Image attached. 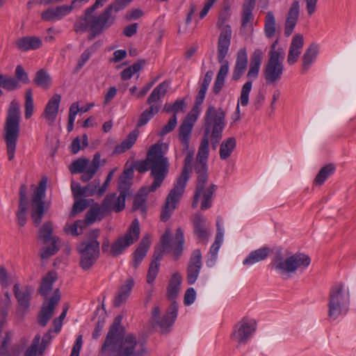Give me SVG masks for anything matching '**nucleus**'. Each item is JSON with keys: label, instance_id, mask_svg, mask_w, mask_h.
I'll list each match as a JSON object with an SVG mask.
<instances>
[{"label": "nucleus", "instance_id": "1", "mask_svg": "<svg viewBox=\"0 0 356 356\" xmlns=\"http://www.w3.org/2000/svg\"><path fill=\"white\" fill-rule=\"evenodd\" d=\"M225 111L222 108L209 106L204 115V135L201 140L195 165V170L197 174V182L192 202L193 208L197 207L199 199L202 197L200 208L206 210L212 205L211 197L217 186L211 184L205 187L207 182V160L209 154V139L213 149H216L222 137V131L225 127Z\"/></svg>", "mask_w": 356, "mask_h": 356}, {"label": "nucleus", "instance_id": "2", "mask_svg": "<svg viewBox=\"0 0 356 356\" xmlns=\"http://www.w3.org/2000/svg\"><path fill=\"white\" fill-rule=\"evenodd\" d=\"M122 317L118 316L111 326L102 353L117 352L119 356H144L145 350L132 334L124 335V329L121 326Z\"/></svg>", "mask_w": 356, "mask_h": 356}, {"label": "nucleus", "instance_id": "3", "mask_svg": "<svg viewBox=\"0 0 356 356\" xmlns=\"http://www.w3.org/2000/svg\"><path fill=\"white\" fill-rule=\"evenodd\" d=\"M135 169L139 172L150 170L153 182L149 186V191H155L159 188L169 173V159L165 156L162 143L152 145L147 152L145 160L136 162Z\"/></svg>", "mask_w": 356, "mask_h": 356}, {"label": "nucleus", "instance_id": "4", "mask_svg": "<svg viewBox=\"0 0 356 356\" xmlns=\"http://www.w3.org/2000/svg\"><path fill=\"white\" fill-rule=\"evenodd\" d=\"M181 280V277L179 273H175L172 275L168 286V297L172 302L168 307L162 318H160V308L155 306L152 309L151 322L154 325H158L162 333L169 332L170 327L172 326L177 317L178 304L175 301V299L179 293Z\"/></svg>", "mask_w": 356, "mask_h": 356}, {"label": "nucleus", "instance_id": "5", "mask_svg": "<svg viewBox=\"0 0 356 356\" xmlns=\"http://www.w3.org/2000/svg\"><path fill=\"white\" fill-rule=\"evenodd\" d=\"M183 152H186L183 170L169 193L161 213V220L164 222L170 218L173 211L176 209L189 179V174L192 170L194 151L190 150L189 148L188 150H184V148Z\"/></svg>", "mask_w": 356, "mask_h": 356}, {"label": "nucleus", "instance_id": "6", "mask_svg": "<svg viewBox=\"0 0 356 356\" xmlns=\"http://www.w3.org/2000/svg\"><path fill=\"white\" fill-rule=\"evenodd\" d=\"M116 15L111 13L109 9L105 8L98 16L92 14L88 17L84 15L76 19L74 30L76 33H84L88 29L90 33L88 40H92L97 35H100L104 30L110 28L115 22Z\"/></svg>", "mask_w": 356, "mask_h": 356}, {"label": "nucleus", "instance_id": "7", "mask_svg": "<svg viewBox=\"0 0 356 356\" xmlns=\"http://www.w3.org/2000/svg\"><path fill=\"white\" fill-rule=\"evenodd\" d=\"M19 122L20 106L16 100H13L8 111L3 135L9 161H12L15 157L17 142L19 136Z\"/></svg>", "mask_w": 356, "mask_h": 356}, {"label": "nucleus", "instance_id": "8", "mask_svg": "<svg viewBox=\"0 0 356 356\" xmlns=\"http://www.w3.org/2000/svg\"><path fill=\"white\" fill-rule=\"evenodd\" d=\"M310 262V258L305 254L296 253L284 257L281 252H278L273 257L270 265L282 277L289 278L297 270L307 268Z\"/></svg>", "mask_w": 356, "mask_h": 356}, {"label": "nucleus", "instance_id": "9", "mask_svg": "<svg viewBox=\"0 0 356 356\" xmlns=\"http://www.w3.org/2000/svg\"><path fill=\"white\" fill-rule=\"evenodd\" d=\"M350 293L343 283H337L332 286L327 302V316L330 321H335L346 315L349 310Z\"/></svg>", "mask_w": 356, "mask_h": 356}, {"label": "nucleus", "instance_id": "10", "mask_svg": "<svg viewBox=\"0 0 356 356\" xmlns=\"http://www.w3.org/2000/svg\"><path fill=\"white\" fill-rule=\"evenodd\" d=\"M231 44V31L229 27H226L219 35L217 46V58L221 64L218 72L214 85L213 93L218 94L225 85V78L229 72V63L225 59Z\"/></svg>", "mask_w": 356, "mask_h": 356}, {"label": "nucleus", "instance_id": "11", "mask_svg": "<svg viewBox=\"0 0 356 356\" xmlns=\"http://www.w3.org/2000/svg\"><path fill=\"white\" fill-rule=\"evenodd\" d=\"M184 242L185 239L184 232L180 227L177 229L173 241L172 240V234L170 230H165L161 238V243L163 250L158 248L154 250L152 261H156L157 264H160V260L163 257V252L166 253L172 252L173 259L175 261L178 260L183 253Z\"/></svg>", "mask_w": 356, "mask_h": 356}, {"label": "nucleus", "instance_id": "12", "mask_svg": "<svg viewBox=\"0 0 356 356\" xmlns=\"http://www.w3.org/2000/svg\"><path fill=\"white\" fill-rule=\"evenodd\" d=\"M134 171L131 168L125 170L119 179L120 195L115 193L107 195L102 205L106 213L115 211L118 213L125 207L126 197L129 193L130 180Z\"/></svg>", "mask_w": 356, "mask_h": 356}, {"label": "nucleus", "instance_id": "13", "mask_svg": "<svg viewBox=\"0 0 356 356\" xmlns=\"http://www.w3.org/2000/svg\"><path fill=\"white\" fill-rule=\"evenodd\" d=\"M140 225L139 221L135 218L131 223L127 232L119 236L110 246L108 240L104 241L102 245L103 252H108L114 256L121 254L129 246L134 243L139 238Z\"/></svg>", "mask_w": 356, "mask_h": 356}, {"label": "nucleus", "instance_id": "14", "mask_svg": "<svg viewBox=\"0 0 356 356\" xmlns=\"http://www.w3.org/2000/svg\"><path fill=\"white\" fill-rule=\"evenodd\" d=\"M257 330V321L248 317H243L232 329L230 335L232 341L239 349L245 346Z\"/></svg>", "mask_w": 356, "mask_h": 356}, {"label": "nucleus", "instance_id": "15", "mask_svg": "<svg viewBox=\"0 0 356 356\" xmlns=\"http://www.w3.org/2000/svg\"><path fill=\"white\" fill-rule=\"evenodd\" d=\"M47 180L42 179L32 197L31 218L35 226H38L44 213L43 198L45 196Z\"/></svg>", "mask_w": 356, "mask_h": 356}, {"label": "nucleus", "instance_id": "16", "mask_svg": "<svg viewBox=\"0 0 356 356\" xmlns=\"http://www.w3.org/2000/svg\"><path fill=\"white\" fill-rule=\"evenodd\" d=\"M284 60L277 56L268 58L263 69L264 78L267 84L275 85L281 80L284 71Z\"/></svg>", "mask_w": 356, "mask_h": 356}, {"label": "nucleus", "instance_id": "17", "mask_svg": "<svg viewBox=\"0 0 356 356\" xmlns=\"http://www.w3.org/2000/svg\"><path fill=\"white\" fill-rule=\"evenodd\" d=\"M79 251L81 254V267L83 270H88L99 257V243L97 240L82 243L79 248Z\"/></svg>", "mask_w": 356, "mask_h": 356}, {"label": "nucleus", "instance_id": "18", "mask_svg": "<svg viewBox=\"0 0 356 356\" xmlns=\"http://www.w3.org/2000/svg\"><path fill=\"white\" fill-rule=\"evenodd\" d=\"M199 114V108L193 107L187 114L179 127L178 138L183 146H184V150H188L189 147L191 134Z\"/></svg>", "mask_w": 356, "mask_h": 356}, {"label": "nucleus", "instance_id": "19", "mask_svg": "<svg viewBox=\"0 0 356 356\" xmlns=\"http://www.w3.org/2000/svg\"><path fill=\"white\" fill-rule=\"evenodd\" d=\"M193 232L200 243H207L211 235V229L207 219L201 214L196 213L193 218Z\"/></svg>", "mask_w": 356, "mask_h": 356}, {"label": "nucleus", "instance_id": "20", "mask_svg": "<svg viewBox=\"0 0 356 356\" xmlns=\"http://www.w3.org/2000/svg\"><path fill=\"white\" fill-rule=\"evenodd\" d=\"M60 299V293L58 289H56L47 301V304H44L38 315V323L42 327H45L51 319L54 310L58 304Z\"/></svg>", "mask_w": 356, "mask_h": 356}, {"label": "nucleus", "instance_id": "21", "mask_svg": "<svg viewBox=\"0 0 356 356\" xmlns=\"http://www.w3.org/2000/svg\"><path fill=\"white\" fill-rule=\"evenodd\" d=\"M202 257L199 249L193 251L186 270V280L188 284H193L198 278L202 268Z\"/></svg>", "mask_w": 356, "mask_h": 356}, {"label": "nucleus", "instance_id": "22", "mask_svg": "<svg viewBox=\"0 0 356 356\" xmlns=\"http://www.w3.org/2000/svg\"><path fill=\"white\" fill-rule=\"evenodd\" d=\"M61 99L60 95L54 94L48 100L44 108L41 117L45 119L49 126H53L56 122L59 112Z\"/></svg>", "mask_w": 356, "mask_h": 356}, {"label": "nucleus", "instance_id": "23", "mask_svg": "<svg viewBox=\"0 0 356 356\" xmlns=\"http://www.w3.org/2000/svg\"><path fill=\"white\" fill-rule=\"evenodd\" d=\"M256 0H245L241 13V26L240 31L241 34L250 33L253 30L252 22L254 16L252 11L254 8Z\"/></svg>", "mask_w": 356, "mask_h": 356}, {"label": "nucleus", "instance_id": "24", "mask_svg": "<svg viewBox=\"0 0 356 356\" xmlns=\"http://www.w3.org/2000/svg\"><path fill=\"white\" fill-rule=\"evenodd\" d=\"M300 16V2L297 0L293 1L291 4L286 15L284 23V35L290 36L298 22Z\"/></svg>", "mask_w": 356, "mask_h": 356}, {"label": "nucleus", "instance_id": "25", "mask_svg": "<svg viewBox=\"0 0 356 356\" xmlns=\"http://www.w3.org/2000/svg\"><path fill=\"white\" fill-rule=\"evenodd\" d=\"M33 291V288L30 285H26L22 288L19 287V284L14 285L13 293L20 309L23 311L29 309Z\"/></svg>", "mask_w": 356, "mask_h": 356}, {"label": "nucleus", "instance_id": "26", "mask_svg": "<svg viewBox=\"0 0 356 356\" xmlns=\"http://www.w3.org/2000/svg\"><path fill=\"white\" fill-rule=\"evenodd\" d=\"M303 46V35L300 33L295 34L291 39L287 56V63L289 65H292L298 61Z\"/></svg>", "mask_w": 356, "mask_h": 356}, {"label": "nucleus", "instance_id": "27", "mask_svg": "<svg viewBox=\"0 0 356 356\" xmlns=\"http://www.w3.org/2000/svg\"><path fill=\"white\" fill-rule=\"evenodd\" d=\"M70 13V8L67 5H62L50 8L41 13V18L46 22H55L62 19Z\"/></svg>", "mask_w": 356, "mask_h": 356}, {"label": "nucleus", "instance_id": "28", "mask_svg": "<svg viewBox=\"0 0 356 356\" xmlns=\"http://www.w3.org/2000/svg\"><path fill=\"white\" fill-rule=\"evenodd\" d=\"M248 62V53L245 48L238 50L232 72V80H238L245 73Z\"/></svg>", "mask_w": 356, "mask_h": 356}, {"label": "nucleus", "instance_id": "29", "mask_svg": "<svg viewBox=\"0 0 356 356\" xmlns=\"http://www.w3.org/2000/svg\"><path fill=\"white\" fill-rule=\"evenodd\" d=\"M134 286V280L129 277L125 281L124 284L119 287L113 301L115 307H119L127 301L131 295Z\"/></svg>", "mask_w": 356, "mask_h": 356}, {"label": "nucleus", "instance_id": "30", "mask_svg": "<svg viewBox=\"0 0 356 356\" xmlns=\"http://www.w3.org/2000/svg\"><path fill=\"white\" fill-rule=\"evenodd\" d=\"M319 51V46L316 43L311 44L305 50L302 57L301 71L305 74L315 62Z\"/></svg>", "mask_w": 356, "mask_h": 356}, {"label": "nucleus", "instance_id": "31", "mask_svg": "<svg viewBox=\"0 0 356 356\" xmlns=\"http://www.w3.org/2000/svg\"><path fill=\"white\" fill-rule=\"evenodd\" d=\"M264 57L263 51L260 49H256L250 58V67L247 77L251 79H256L259 73L261 64Z\"/></svg>", "mask_w": 356, "mask_h": 356}, {"label": "nucleus", "instance_id": "32", "mask_svg": "<svg viewBox=\"0 0 356 356\" xmlns=\"http://www.w3.org/2000/svg\"><path fill=\"white\" fill-rule=\"evenodd\" d=\"M252 88V81L251 80L245 82L242 86L241 95L238 99L236 111L232 116L233 122H236L240 119V108L241 104L243 106H246L249 102V95Z\"/></svg>", "mask_w": 356, "mask_h": 356}, {"label": "nucleus", "instance_id": "33", "mask_svg": "<svg viewBox=\"0 0 356 356\" xmlns=\"http://www.w3.org/2000/svg\"><path fill=\"white\" fill-rule=\"evenodd\" d=\"M270 250L268 247H263L252 251L243 260L244 266H252L265 260L269 255Z\"/></svg>", "mask_w": 356, "mask_h": 356}, {"label": "nucleus", "instance_id": "34", "mask_svg": "<svg viewBox=\"0 0 356 356\" xmlns=\"http://www.w3.org/2000/svg\"><path fill=\"white\" fill-rule=\"evenodd\" d=\"M138 135V129H134L130 132L124 140L115 147L113 154H120L130 149L136 143Z\"/></svg>", "mask_w": 356, "mask_h": 356}, {"label": "nucleus", "instance_id": "35", "mask_svg": "<svg viewBox=\"0 0 356 356\" xmlns=\"http://www.w3.org/2000/svg\"><path fill=\"white\" fill-rule=\"evenodd\" d=\"M237 142L235 137H229L224 139L219 147L220 159L222 161L229 158L236 147Z\"/></svg>", "mask_w": 356, "mask_h": 356}, {"label": "nucleus", "instance_id": "36", "mask_svg": "<svg viewBox=\"0 0 356 356\" xmlns=\"http://www.w3.org/2000/svg\"><path fill=\"white\" fill-rule=\"evenodd\" d=\"M42 40L38 37H23L16 42L17 48L23 51L39 49L42 46Z\"/></svg>", "mask_w": 356, "mask_h": 356}, {"label": "nucleus", "instance_id": "37", "mask_svg": "<svg viewBox=\"0 0 356 356\" xmlns=\"http://www.w3.org/2000/svg\"><path fill=\"white\" fill-rule=\"evenodd\" d=\"M150 245V239L148 236H144L134 253L133 265L137 268L145 257Z\"/></svg>", "mask_w": 356, "mask_h": 356}, {"label": "nucleus", "instance_id": "38", "mask_svg": "<svg viewBox=\"0 0 356 356\" xmlns=\"http://www.w3.org/2000/svg\"><path fill=\"white\" fill-rule=\"evenodd\" d=\"M57 273L54 271L48 272L42 278L39 293L44 297H47L52 289L54 283L57 280Z\"/></svg>", "mask_w": 356, "mask_h": 356}, {"label": "nucleus", "instance_id": "39", "mask_svg": "<svg viewBox=\"0 0 356 356\" xmlns=\"http://www.w3.org/2000/svg\"><path fill=\"white\" fill-rule=\"evenodd\" d=\"M169 83L163 81L154 88L150 95L147 98V103L148 104H159V101L164 97L168 89Z\"/></svg>", "mask_w": 356, "mask_h": 356}, {"label": "nucleus", "instance_id": "40", "mask_svg": "<svg viewBox=\"0 0 356 356\" xmlns=\"http://www.w3.org/2000/svg\"><path fill=\"white\" fill-rule=\"evenodd\" d=\"M106 213L102 205L92 207L87 212L86 218L83 221L87 227L94 223L96 220H101Z\"/></svg>", "mask_w": 356, "mask_h": 356}, {"label": "nucleus", "instance_id": "41", "mask_svg": "<svg viewBox=\"0 0 356 356\" xmlns=\"http://www.w3.org/2000/svg\"><path fill=\"white\" fill-rule=\"evenodd\" d=\"M150 106L145 109L140 115L137 123L138 127H142L146 124L153 117L158 113L160 109V104H152Z\"/></svg>", "mask_w": 356, "mask_h": 356}, {"label": "nucleus", "instance_id": "42", "mask_svg": "<svg viewBox=\"0 0 356 356\" xmlns=\"http://www.w3.org/2000/svg\"><path fill=\"white\" fill-rule=\"evenodd\" d=\"M149 187L142 188L139 193L135 196L133 203V209L140 210L142 213H145V201L146 195L150 191H148Z\"/></svg>", "mask_w": 356, "mask_h": 356}, {"label": "nucleus", "instance_id": "43", "mask_svg": "<svg viewBox=\"0 0 356 356\" xmlns=\"http://www.w3.org/2000/svg\"><path fill=\"white\" fill-rule=\"evenodd\" d=\"M100 46V44L96 42L87 48L80 56V58L78 60L76 71L79 72L89 60L92 55L97 51L98 47Z\"/></svg>", "mask_w": 356, "mask_h": 356}, {"label": "nucleus", "instance_id": "44", "mask_svg": "<svg viewBox=\"0 0 356 356\" xmlns=\"http://www.w3.org/2000/svg\"><path fill=\"white\" fill-rule=\"evenodd\" d=\"M335 171V167L333 164L330 163L323 167L314 179V184L321 186L325 180Z\"/></svg>", "mask_w": 356, "mask_h": 356}, {"label": "nucleus", "instance_id": "45", "mask_svg": "<svg viewBox=\"0 0 356 356\" xmlns=\"http://www.w3.org/2000/svg\"><path fill=\"white\" fill-rule=\"evenodd\" d=\"M145 64V61L144 60H140L136 63H134L131 66L127 67L121 72V79L123 81H127L130 79L132 76L139 71L143 67Z\"/></svg>", "mask_w": 356, "mask_h": 356}, {"label": "nucleus", "instance_id": "46", "mask_svg": "<svg viewBox=\"0 0 356 356\" xmlns=\"http://www.w3.org/2000/svg\"><path fill=\"white\" fill-rule=\"evenodd\" d=\"M264 32L268 38H271L275 33V18L272 11L266 13L264 23Z\"/></svg>", "mask_w": 356, "mask_h": 356}, {"label": "nucleus", "instance_id": "47", "mask_svg": "<svg viewBox=\"0 0 356 356\" xmlns=\"http://www.w3.org/2000/svg\"><path fill=\"white\" fill-rule=\"evenodd\" d=\"M34 82L43 89H48L51 85V79L45 70H40L36 73Z\"/></svg>", "mask_w": 356, "mask_h": 356}, {"label": "nucleus", "instance_id": "48", "mask_svg": "<svg viewBox=\"0 0 356 356\" xmlns=\"http://www.w3.org/2000/svg\"><path fill=\"white\" fill-rule=\"evenodd\" d=\"M53 232V225L51 222L44 223L40 229L38 238L42 240L44 244L52 242L53 238H58L51 235Z\"/></svg>", "mask_w": 356, "mask_h": 356}, {"label": "nucleus", "instance_id": "49", "mask_svg": "<svg viewBox=\"0 0 356 356\" xmlns=\"http://www.w3.org/2000/svg\"><path fill=\"white\" fill-rule=\"evenodd\" d=\"M86 227V223L83 220H76L72 225L65 227V231L72 236H79L82 234Z\"/></svg>", "mask_w": 356, "mask_h": 356}, {"label": "nucleus", "instance_id": "50", "mask_svg": "<svg viewBox=\"0 0 356 356\" xmlns=\"http://www.w3.org/2000/svg\"><path fill=\"white\" fill-rule=\"evenodd\" d=\"M102 186H100L99 179H94L92 182L86 186V196L98 195L101 196L104 193H100Z\"/></svg>", "mask_w": 356, "mask_h": 356}, {"label": "nucleus", "instance_id": "51", "mask_svg": "<svg viewBox=\"0 0 356 356\" xmlns=\"http://www.w3.org/2000/svg\"><path fill=\"white\" fill-rule=\"evenodd\" d=\"M58 240V238H53L50 245L44 246L41 249L40 257L42 259H47L58 252V248L56 245Z\"/></svg>", "mask_w": 356, "mask_h": 356}, {"label": "nucleus", "instance_id": "52", "mask_svg": "<svg viewBox=\"0 0 356 356\" xmlns=\"http://www.w3.org/2000/svg\"><path fill=\"white\" fill-rule=\"evenodd\" d=\"M90 161L86 159H79L73 161L70 166L71 173H83Z\"/></svg>", "mask_w": 356, "mask_h": 356}, {"label": "nucleus", "instance_id": "53", "mask_svg": "<svg viewBox=\"0 0 356 356\" xmlns=\"http://www.w3.org/2000/svg\"><path fill=\"white\" fill-rule=\"evenodd\" d=\"M24 106L25 118L26 119H29L32 116L34 111L33 99L32 91L31 90H28L26 92Z\"/></svg>", "mask_w": 356, "mask_h": 356}, {"label": "nucleus", "instance_id": "54", "mask_svg": "<svg viewBox=\"0 0 356 356\" xmlns=\"http://www.w3.org/2000/svg\"><path fill=\"white\" fill-rule=\"evenodd\" d=\"M10 339L11 333L10 332H6L0 346V356H18L8 349Z\"/></svg>", "mask_w": 356, "mask_h": 356}, {"label": "nucleus", "instance_id": "55", "mask_svg": "<svg viewBox=\"0 0 356 356\" xmlns=\"http://www.w3.org/2000/svg\"><path fill=\"white\" fill-rule=\"evenodd\" d=\"M0 87L7 90H14L18 88L19 85L15 79L3 75V78L0 80Z\"/></svg>", "mask_w": 356, "mask_h": 356}, {"label": "nucleus", "instance_id": "56", "mask_svg": "<svg viewBox=\"0 0 356 356\" xmlns=\"http://www.w3.org/2000/svg\"><path fill=\"white\" fill-rule=\"evenodd\" d=\"M186 109V102L184 99H177L172 106L167 107L165 106V111L168 113L173 112V115L177 116L179 112H184Z\"/></svg>", "mask_w": 356, "mask_h": 356}, {"label": "nucleus", "instance_id": "57", "mask_svg": "<svg viewBox=\"0 0 356 356\" xmlns=\"http://www.w3.org/2000/svg\"><path fill=\"white\" fill-rule=\"evenodd\" d=\"M160 264H157L156 261H151L147 275V282L149 284H152L159 273Z\"/></svg>", "mask_w": 356, "mask_h": 356}, {"label": "nucleus", "instance_id": "58", "mask_svg": "<svg viewBox=\"0 0 356 356\" xmlns=\"http://www.w3.org/2000/svg\"><path fill=\"white\" fill-rule=\"evenodd\" d=\"M220 248V245L213 243L210 248L209 252L208 253V259L207 260V265L209 267H212L218 257V252Z\"/></svg>", "mask_w": 356, "mask_h": 356}, {"label": "nucleus", "instance_id": "59", "mask_svg": "<svg viewBox=\"0 0 356 356\" xmlns=\"http://www.w3.org/2000/svg\"><path fill=\"white\" fill-rule=\"evenodd\" d=\"M40 339L41 337L39 334L34 337L31 346L25 351L24 356H37L38 354V344Z\"/></svg>", "mask_w": 356, "mask_h": 356}, {"label": "nucleus", "instance_id": "60", "mask_svg": "<svg viewBox=\"0 0 356 356\" xmlns=\"http://www.w3.org/2000/svg\"><path fill=\"white\" fill-rule=\"evenodd\" d=\"M98 169L96 166L91 165L89 161L85 171L82 173L81 180L83 182L88 181L93 177Z\"/></svg>", "mask_w": 356, "mask_h": 356}, {"label": "nucleus", "instance_id": "61", "mask_svg": "<svg viewBox=\"0 0 356 356\" xmlns=\"http://www.w3.org/2000/svg\"><path fill=\"white\" fill-rule=\"evenodd\" d=\"M277 44L278 41L276 40L270 46V51L268 53V58H276V56H277V58H284L285 51L282 47L277 48Z\"/></svg>", "mask_w": 356, "mask_h": 356}, {"label": "nucleus", "instance_id": "62", "mask_svg": "<svg viewBox=\"0 0 356 356\" xmlns=\"http://www.w3.org/2000/svg\"><path fill=\"white\" fill-rule=\"evenodd\" d=\"M17 224L24 227L26 223V207L25 204H19V209L17 213Z\"/></svg>", "mask_w": 356, "mask_h": 356}, {"label": "nucleus", "instance_id": "63", "mask_svg": "<svg viewBox=\"0 0 356 356\" xmlns=\"http://www.w3.org/2000/svg\"><path fill=\"white\" fill-rule=\"evenodd\" d=\"M177 118L175 115H172V116L169 119L168 123L162 128L159 134L161 136H164L169 132L172 131L177 126Z\"/></svg>", "mask_w": 356, "mask_h": 356}, {"label": "nucleus", "instance_id": "64", "mask_svg": "<svg viewBox=\"0 0 356 356\" xmlns=\"http://www.w3.org/2000/svg\"><path fill=\"white\" fill-rule=\"evenodd\" d=\"M127 3V0H115V2L108 5L106 8L109 9L111 13L115 15L116 13L123 10Z\"/></svg>", "mask_w": 356, "mask_h": 356}]
</instances>
